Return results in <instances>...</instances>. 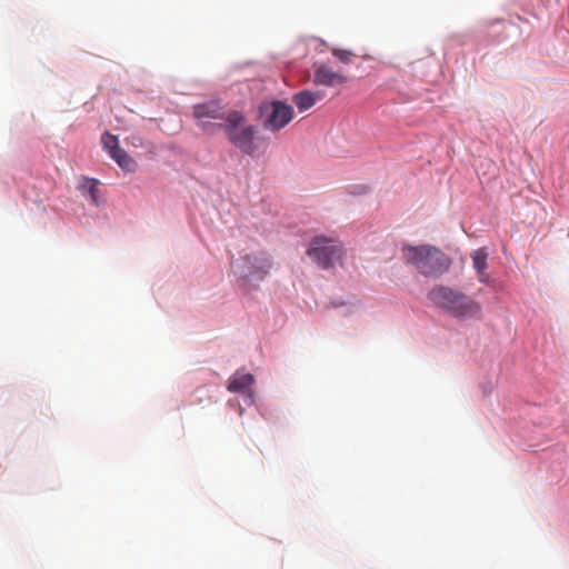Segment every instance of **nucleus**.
<instances>
[{"mask_svg":"<svg viewBox=\"0 0 569 569\" xmlns=\"http://www.w3.org/2000/svg\"><path fill=\"white\" fill-rule=\"evenodd\" d=\"M473 268L478 274V279L480 282H486L488 280V274L486 272L488 268L487 259L488 252L485 248H479L475 250L471 254Z\"/></svg>","mask_w":569,"mask_h":569,"instance_id":"10","label":"nucleus"},{"mask_svg":"<svg viewBox=\"0 0 569 569\" xmlns=\"http://www.w3.org/2000/svg\"><path fill=\"white\" fill-rule=\"evenodd\" d=\"M98 183L99 182L96 179L83 178L82 182L78 187L83 196L88 197L90 201L96 206L99 204Z\"/></svg>","mask_w":569,"mask_h":569,"instance_id":"12","label":"nucleus"},{"mask_svg":"<svg viewBox=\"0 0 569 569\" xmlns=\"http://www.w3.org/2000/svg\"><path fill=\"white\" fill-rule=\"evenodd\" d=\"M101 142L103 149L110 154V157L116 153V151L120 150L119 140L117 136H113L109 132L102 134Z\"/></svg>","mask_w":569,"mask_h":569,"instance_id":"14","label":"nucleus"},{"mask_svg":"<svg viewBox=\"0 0 569 569\" xmlns=\"http://www.w3.org/2000/svg\"><path fill=\"white\" fill-rule=\"evenodd\" d=\"M193 116L198 126L207 133H214L219 129H223L227 114L223 108L213 101L197 104L193 107Z\"/></svg>","mask_w":569,"mask_h":569,"instance_id":"7","label":"nucleus"},{"mask_svg":"<svg viewBox=\"0 0 569 569\" xmlns=\"http://www.w3.org/2000/svg\"><path fill=\"white\" fill-rule=\"evenodd\" d=\"M111 158L124 171L133 172L136 170V161L123 149L116 151V153H113Z\"/></svg>","mask_w":569,"mask_h":569,"instance_id":"13","label":"nucleus"},{"mask_svg":"<svg viewBox=\"0 0 569 569\" xmlns=\"http://www.w3.org/2000/svg\"><path fill=\"white\" fill-rule=\"evenodd\" d=\"M346 80L340 72L333 71L326 64L317 66L313 74V82L318 86L335 87Z\"/></svg>","mask_w":569,"mask_h":569,"instance_id":"9","label":"nucleus"},{"mask_svg":"<svg viewBox=\"0 0 569 569\" xmlns=\"http://www.w3.org/2000/svg\"><path fill=\"white\" fill-rule=\"evenodd\" d=\"M428 299L437 308L460 320L479 318L482 310L478 301L447 286L433 287L428 293Z\"/></svg>","mask_w":569,"mask_h":569,"instance_id":"1","label":"nucleus"},{"mask_svg":"<svg viewBox=\"0 0 569 569\" xmlns=\"http://www.w3.org/2000/svg\"><path fill=\"white\" fill-rule=\"evenodd\" d=\"M223 130L229 141L242 152L247 154L254 152L253 139L256 128L254 126L246 124V118L240 111L227 113Z\"/></svg>","mask_w":569,"mask_h":569,"instance_id":"3","label":"nucleus"},{"mask_svg":"<svg viewBox=\"0 0 569 569\" xmlns=\"http://www.w3.org/2000/svg\"><path fill=\"white\" fill-rule=\"evenodd\" d=\"M272 268V260L266 252L250 253L236 266V273L246 281H262Z\"/></svg>","mask_w":569,"mask_h":569,"instance_id":"5","label":"nucleus"},{"mask_svg":"<svg viewBox=\"0 0 569 569\" xmlns=\"http://www.w3.org/2000/svg\"><path fill=\"white\" fill-rule=\"evenodd\" d=\"M406 262L412 264L425 277L437 278L448 271L450 258L439 248L422 246H406L402 248Z\"/></svg>","mask_w":569,"mask_h":569,"instance_id":"2","label":"nucleus"},{"mask_svg":"<svg viewBox=\"0 0 569 569\" xmlns=\"http://www.w3.org/2000/svg\"><path fill=\"white\" fill-rule=\"evenodd\" d=\"M321 98L322 96L319 92L303 90L296 93L292 98V101L300 111H306L313 107L315 103Z\"/></svg>","mask_w":569,"mask_h":569,"instance_id":"11","label":"nucleus"},{"mask_svg":"<svg viewBox=\"0 0 569 569\" xmlns=\"http://www.w3.org/2000/svg\"><path fill=\"white\" fill-rule=\"evenodd\" d=\"M333 54L341 61L343 62H349L351 60V56L352 53L350 51H346V50H339V49H335L333 50Z\"/></svg>","mask_w":569,"mask_h":569,"instance_id":"15","label":"nucleus"},{"mask_svg":"<svg viewBox=\"0 0 569 569\" xmlns=\"http://www.w3.org/2000/svg\"><path fill=\"white\" fill-rule=\"evenodd\" d=\"M307 254L321 269H329L341 262L345 249L337 239L317 236L311 240Z\"/></svg>","mask_w":569,"mask_h":569,"instance_id":"4","label":"nucleus"},{"mask_svg":"<svg viewBox=\"0 0 569 569\" xmlns=\"http://www.w3.org/2000/svg\"><path fill=\"white\" fill-rule=\"evenodd\" d=\"M254 383V377L251 373H244L243 371H236L228 380V390L230 392L243 393L249 398V403L253 402L252 385Z\"/></svg>","mask_w":569,"mask_h":569,"instance_id":"8","label":"nucleus"},{"mask_svg":"<svg viewBox=\"0 0 569 569\" xmlns=\"http://www.w3.org/2000/svg\"><path fill=\"white\" fill-rule=\"evenodd\" d=\"M260 110L263 127L270 131L281 130L293 118L292 107L279 100L264 102Z\"/></svg>","mask_w":569,"mask_h":569,"instance_id":"6","label":"nucleus"}]
</instances>
